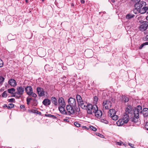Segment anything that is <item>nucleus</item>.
Here are the masks:
<instances>
[{
	"instance_id": "nucleus-1",
	"label": "nucleus",
	"mask_w": 148,
	"mask_h": 148,
	"mask_svg": "<svg viewBox=\"0 0 148 148\" xmlns=\"http://www.w3.org/2000/svg\"><path fill=\"white\" fill-rule=\"evenodd\" d=\"M86 109L88 114H92V112L94 113L96 110H97V106L95 104L92 105L90 104H88Z\"/></svg>"
},
{
	"instance_id": "nucleus-2",
	"label": "nucleus",
	"mask_w": 148,
	"mask_h": 148,
	"mask_svg": "<svg viewBox=\"0 0 148 148\" xmlns=\"http://www.w3.org/2000/svg\"><path fill=\"white\" fill-rule=\"evenodd\" d=\"M142 111V107L140 106H138L134 110V116L136 118H139V114H141Z\"/></svg>"
},
{
	"instance_id": "nucleus-3",
	"label": "nucleus",
	"mask_w": 148,
	"mask_h": 148,
	"mask_svg": "<svg viewBox=\"0 0 148 148\" xmlns=\"http://www.w3.org/2000/svg\"><path fill=\"white\" fill-rule=\"evenodd\" d=\"M139 22L141 24V25L139 27L140 30L145 31L147 29L148 27V22L139 21Z\"/></svg>"
},
{
	"instance_id": "nucleus-4",
	"label": "nucleus",
	"mask_w": 148,
	"mask_h": 148,
	"mask_svg": "<svg viewBox=\"0 0 148 148\" xmlns=\"http://www.w3.org/2000/svg\"><path fill=\"white\" fill-rule=\"evenodd\" d=\"M66 108L67 111V115H70L71 114H73L75 113L74 109L75 108L67 105L66 106Z\"/></svg>"
},
{
	"instance_id": "nucleus-5",
	"label": "nucleus",
	"mask_w": 148,
	"mask_h": 148,
	"mask_svg": "<svg viewBox=\"0 0 148 148\" xmlns=\"http://www.w3.org/2000/svg\"><path fill=\"white\" fill-rule=\"evenodd\" d=\"M68 101L69 104V105H68L75 108L76 105V101L75 98L72 97H70L68 99Z\"/></svg>"
},
{
	"instance_id": "nucleus-6",
	"label": "nucleus",
	"mask_w": 148,
	"mask_h": 148,
	"mask_svg": "<svg viewBox=\"0 0 148 148\" xmlns=\"http://www.w3.org/2000/svg\"><path fill=\"white\" fill-rule=\"evenodd\" d=\"M146 5V2L144 1H142L139 2L138 3L134 4V7L136 9L138 10L142 7L145 6Z\"/></svg>"
},
{
	"instance_id": "nucleus-7",
	"label": "nucleus",
	"mask_w": 148,
	"mask_h": 148,
	"mask_svg": "<svg viewBox=\"0 0 148 148\" xmlns=\"http://www.w3.org/2000/svg\"><path fill=\"white\" fill-rule=\"evenodd\" d=\"M24 86H18L17 87V93L19 95L18 97H20L21 95L23 94L24 91Z\"/></svg>"
},
{
	"instance_id": "nucleus-8",
	"label": "nucleus",
	"mask_w": 148,
	"mask_h": 148,
	"mask_svg": "<svg viewBox=\"0 0 148 148\" xmlns=\"http://www.w3.org/2000/svg\"><path fill=\"white\" fill-rule=\"evenodd\" d=\"M36 90L39 96L42 97L45 95V92L44 91L43 89L42 88H41L40 87H38L37 88Z\"/></svg>"
},
{
	"instance_id": "nucleus-9",
	"label": "nucleus",
	"mask_w": 148,
	"mask_h": 148,
	"mask_svg": "<svg viewBox=\"0 0 148 148\" xmlns=\"http://www.w3.org/2000/svg\"><path fill=\"white\" fill-rule=\"evenodd\" d=\"M121 119L125 123H127L129 121L130 118L128 114L125 113L123 114Z\"/></svg>"
},
{
	"instance_id": "nucleus-10",
	"label": "nucleus",
	"mask_w": 148,
	"mask_h": 148,
	"mask_svg": "<svg viewBox=\"0 0 148 148\" xmlns=\"http://www.w3.org/2000/svg\"><path fill=\"white\" fill-rule=\"evenodd\" d=\"M125 114L132 113V108L130 105H127L125 110Z\"/></svg>"
},
{
	"instance_id": "nucleus-11",
	"label": "nucleus",
	"mask_w": 148,
	"mask_h": 148,
	"mask_svg": "<svg viewBox=\"0 0 148 148\" xmlns=\"http://www.w3.org/2000/svg\"><path fill=\"white\" fill-rule=\"evenodd\" d=\"M95 116L98 118H100L102 115V112L100 110H96L95 112Z\"/></svg>"
},
{
	"instance_id": "nucleus-12",
	"label": "nucleus",
	"mask_w": 148,
	"mask_h": 148,
	"mask_svg": "<svg viewBox=\"0 0 148 148\" xmlns=\"http://www.w3.org/2000/svg\"><path fill=\"white\" fill-rule=\"evenodd\" d=\"M25 90L27 94L28 95L29 94H30V93L33 91L32 88V87L30 86H27L25 88Z\"/></svg>"
},
{
	"instance_id": "nucleus-13",
	"label": "nucleus",
	"mask_w": 148,
	"mask_h": 148,
	"mask_svg": "<svg viewBox=\"0 0 148 148\" xmlns=\"http://www.w3.org/2000/svg\"><path fill=\"white\" fill-rule=\"evenodd\" d=\"M141 112V114H143L144 117H146L148 116V109L147 108H144Z\"/></svg>"
},
{
	"instance_id": "nucleus-14",
	"label": "nucleus",
	"mask_w": 148,
	"mask_h": 148,
	"mask_svg": "<svg viewBox=\"0 0 148 148\" xmlns=\"http://www.w3.org/2000/svg\"><path fill=\"white\" fill-rule=\"evenodd\" d=\"M64 107L65 106H59L58 107V109L62 114L66 115L67 114V112L65 110V109L64 108Z\"/></svg>"
},
{
	"instance_id": "nucleus-15",
	"label": "nucleus",
	"mask_w": 148,
	"mask_h": 148,
	"mask_svg": "<svg viewBox=\"0 0 148 148\" xmlns=\"http://www.w3.org/2000/svg\"><path fill=\"white\" fill-rule=\"evenodd\" d=\"M58 103L60 106H65V103L64 99L62 97L59 98L58 100Z\"/></svg>"
},
{
	"instance_id": "nucleus-16",
	"label": "nucleus",
	"mask_w": 148,
	"mask_h": 148,
	"mask_svg": "<svg viewBox=\"0 0 148 148\" xmlns=\"http://www.w3.org/2000/svg\"><path fill=\"white\" fill-rule=\"evenodd\" d=\"M79 105L82 108L86 109L87 107L88 104H87L86 102L83 101L82 103L81 102V103H79Z\"/></svg>"
},
{
	"instance_id": "nucleus-17",
	"label": "nucleus",
	"mask_w": 148,
	"mask_h": 148,
	"mask_svg": "<svg viewBox=\"0 0 148 148\" xmlns=\"http://www.w3.org/2000/svg\"><path fill=\"white\" fill-rule=\"evenodd\" d=\"M116 112L114 109H110L108 112V116L110 117H111L112 116L116 114Z\"/></svg>"
},
{
	"instance_id": "nucleus-18",
	"label": "nucleus",
	"mask_w": 148,
	"mask_h": 148,
	"mask_svg": "<svg viewBox=\"0 0 148 148\" xmlns=\"http://www.w3.org/2000/svg\"><path fill=\"white\" fill-rule=\"evenodd\" d=\"M9 84L13 86H15L16 85V81L13 79H11L9 81Z\"/></svg>"
},
{
	"instance_id": "nucleus-19",
	"label": "nucleus",
	"mask_w": 148,
	"mask_h": 148,
	"mask_svg": "<svg viewBox=\"0 0 148 148\" xmlns=\"http://www.w3.org/2000/svg\"><path fill=\"white\" fill-rule=\"evenodd\" d=\"M51 101L52 103H53L55 106H56L58 104L57 100L55 97H51Z\"/></svg>"
},
{
	"instance_id": "nucleus-20",
	"label": "nucleus",
	"mask_w": 148,
	"mask_h": 148,
	"mask_svg": "<svg viewBox=\"0 0 148 148\" xmlns=\"http://www.w3.org/2000/svg\"><path fill=\"white\" fill-rule=\"evenodd\" d=\"M42 103L45 105L47 106L50 104L51 101L48 99H45L43 101Z\"/></svg>"
},
{
	"instance_id": "nucleus-21",
	"label": "nucleus",
	"mask_w": 148,
	"mask_h": 148,
	"mask_svg": "<svg viewBox=\"0 0 148 148\" xmlns=\"http://www.w3.org/2000/svg\"><path fill=\"white\" fill-rule=\"evenodd\" d=\"M77 100L78 103H82L83 102V100L82 99L81 97L79 95H77L76 96Z\"/></svg>"
},
{
	"instance_id": "nucleus-22",
	"label": "nucleus",
	"mask_w": 148,
	"mask_h": 148,
	"mask_svg": "<svg viewBox=\"0 0 148 148\" xmlns=\"http://www.w3.org/2000/svg\"><path fill=\"white\" fill-rule=\"evenodd\" d=\"M116 123L118 126H121L125 123L124 121H123L122 119H119L117 121Z\"/></svg>"
},
{
	"instance_id": "nucleus-23",
	"label": "nucleus",
	"mask_w": 148,
	"mask_h": 148,
	"mask_svg": "<svg viewBox=\"0 0 148 148\" xmlns=\"http://www.w3.org/2000/svg\"><path fill=\"white\" fill-rule=\"evenodd\" d=\"M45 69L46 71H50L52 70V68L48 64H46L45 66Z\"/></svg>"
},
{
	"instance_id": "nucleus-24",
	"label": "nucleus",
	"mask_w": 148,
	"mask_h": 148,
	"mask_svg": "<svg viewBox=\"0 0 148 148\" xmlns=\"http://www.w3.org/2000/svg\"><path fill=\"white\" fill-rule=\"evenodd\" d=\"M145 6L142 7L141 8H140V9L137 10L138 12L139 13H140L141 14H143L145 13Z\"/></svg>"
},
{
	"instance_id": "nucleus-25",
	"label": "nucleus",
	"mask_w": 148,
	"mask_h": 148,
	"mask_svg": "<svg viewBox=\"0 0 148 148\" xmlns=\"http://www.w3.org/2000/svg\"><path fill=\"white\" fill-rule=\"evenodd\" d=\"M135 16V15L131 14H129L126 15V17L127 19H130Z\"/></svg>"
},
{
	"instance_id": "nucleus-26",
	"label": "nucleus",
	"mask_w": 148,
	"mask_h": 148,
	"mask_svg": "<svg viewBox=\"0 0 148 148\" xmlns=\"http://www.w3.org/2000/svg\"><path fill=\"white\" fill-rule=\"evenodd\" d=\"M122 101L124 102H127L129 101L128 98L126 97L123 96L122 97Z\"/></svg>"
},
{
	"instance_id": "nucleus-27",
	"label": "nucleus",
	"mask_w": 148,
	"mask_h": 148,
	"mask_svg": "<svg viewBox=\"0 0 148 148\" xmlns=\"http://www.w3.org/2000/svg\"><path fill=\"white\" fill-rule=\"evenodd\" d=\"M146 45H148V42H146L143 44H142L139 47V49H141L143 48Z\"/></svg>"
},
{
	"instance_id": "nucleus-28",
	"label": "nucleus",
	"mask_w": 148,
	"mask_h": 148,
	"mask_svg": "<svg viewBox=\"0 0 148 148\" xmlns=\"http://www.w3.org/2000/svg\"><path fill=\"white\" fill-rule=\"evenodd\" d=\"M111 117L113 120L115 121L116 120L119 118L118 116L115 114L112 116Z\"/></svg>"
},
{
	"instance_id": "nucleus-29",
	"label": "nucleus",
	"mask_w": 148,
	"mask_h": 148,
	"mask_svg": "<svg viewBox=\"0 0 148 148\" xmlns=\"http://www.w3.org/2000/svg\"><path fill=\"white\" fill-rule=\"evenodd\" d=\"M15 89L14 88L8 89V92L12 94L13 92L15 91Z\"/></svg>"
},
{
	"instance_id": "nucleus-30",
	"label": "nucleus",
	"mask_w": 148,
	"mask_h": 148,
	"mask_svg": "<svg viewBox=\"0 0 148 148\" xmlns=\"http://www.w3.org/2000/svg\"><path fill=\"white\" fill-rule=\"evenodd\" d=\"M6 107L8 109H11L14 107V105L12 103H10L8 106H6Z\"/></svg>"
},
{
	"instance_id": "nucleus-31",
	"label": "nucleus",
	"mask_w": 148,
	"mask_h": 148,
	"mask_svg": "<svg viewBox=\"0 0 148 148\" xmlns=\"http://www.w3.org/2000/svg\"><path fill=\"white\" fill-rule=\"evenodd\" d=\"M8 91H4L3 93L2 97H6L7 96Z\"/></svg>"
},
{
	"instance_id": "nucleus-32",
	"label": "nucleus",
	"mask_w": 148,
	"mask_h": 148,
	"mask_svg": "<svg viewBox=\"0 0 148 148\" xmlns=\"http://www.w3.org/2000/svg\"><path fill=\"white\" fill-rule=\"evenodd\" d=\"M89 128L90 130L95 132L97 130L96 127H94L92 126H90Z\"/></svg>"
},
{
	"instance_id": "nucleus-33",
	"label": "nucleus",
	"mask_w": 148,
	"mask_h": 148,
	"mask_svg": "<svg viewBox=\"0 0 148 148\" xmlns=\"http://www.w3.org/2000/svg\"><path fill=\"white\" fill-rule=\"evenodd\" d=\"M30 94H29V95H31L32 97H37L36 94L35 93L33 92H32Z\"/></svg>"
},
{
	"instance_id": "nucleus-34",
	"label": "nucleus",
	"mask_w": 148,
	"mask_h": 148,
	"mask_svg": "<svg viewBox=\"0 0 148 148\" xmlns=\"http://www.w3.org/2000/svg\"><path fill=\"white\" fill-rule=\"evenodd\" d=\"M4 80V78L2 76H0V84H2Z\"/></svg>"
},
{
	"instance_id": "nucleus-35",
	"label": "nucleus",
	"mask_w": 148,
	"mask_h": 148,
	"mask_svg": "<svg viewBox=\"0 0 148 148\" xmlns=\"http://www.w3.org/2000/svg\"><path fill=\"white\" fill-rule=\"evenodd\" d=\"M132 1L135 4L138 3L140 1V0H132Z\"/></svg>"
},
{
	"instance_id": "nucleus-36",
	"label": "nucleus",
	"mask_w": 148,
	"mask_h": 148,
	"mask_svg": "<svg viewBox=\"0 0 148 148\" xmlns=\"http://www.w3.org/2000/svg\"><path fill=\"white\" fill-rule=\"evenodd\" d=\"M74 125L77 127H80V124L77 122H75L74 123Z\"/></svg>"
},
{
	"instance_id": "nucleus-37",
	"label": "nucleus",
	"mask_w": 148,
	"mask_h": 148,
	"mask_svg": "<svg viewBox=\"0 0 148 148\" xmlns=\"http://www.w3.org/2000/svg\"><path fill=\"white\" fill-rule=\"evenodd\" d=\"M138 118H136L134 116V117H133L132 121L134 122H136L138 121Z\"/></svg>"
},
{
	"instance_id": "nucleus-38",
	"label": "nucleus",
	"mask_w": 148,
	"mask_h": 148,
	"mask_svg": "<svg viewBox=\"0 0 148 148\" xmlns=\"http://www.w3.org/2000/svg\"><path fill=\"white\" fill-rule=\"evenodd\" d=\"M103 108H104L105 109H107L108 108V105L106 104H103Z\"/></svg>"
},
{
	"instance_id": "nucleus-39",
	"label": "nucleus",
	"mask_w": 148,
	"mask_h": 148,
	"mask_svg": "<svg viewBox=\"0 0 148 148\" xmlns=\"http://www.w3.org/2000/svg\"><path fill=\"white\" fill-rule=\"evenodd\" d=\"M98 101V98L96 96H95L94 97V103H97V101Z\"/></svg>"
},
{
	"instance_id": "nucleus-40",
	"label": "nucleus",
	"mask_w": 148,
	"mask_h": 148,
	"mask_svg": "<svg viewBox=\"0 0 148 148\" xmlns=\"http://www.w3.org/2000/svg\"><path fill=\"white\" fill-rule=\"evenodd\" d=\"M147 12V14H148V6H146L145 7V13Z\"/></svg>"
},
{
	"instance_id": "nucleus-41",
	"label": "nucleus",
	"mask_w": 148,
	"mask_h": 148,
	"mask_svg": "<svg viewBox=\"0 0 148 148\" xmlns=\"http://www.w3.org/2000/svg\"><path fill=\"white\" fill-rule=\"evenodd\" d=\"M3 66V62L0 59V67H2Z\"/></svg>"
},
{
	"instance_id": "nucleus-42",
	"label": "nucleus",
	"mask_w": 148,
	"mask_h": 148,
	"mask_svg": "<svg viewBox=\"0 0 148 148\" xmlns=\"http://www.w3.org/2000/svg\"><path fill=\"white\" fill-rule=\"evenodd\" d=\"M109 103H110V102L109 101H108V100H106L105 101H103V104H106L108 105Z\"/></svg>"
},
{
	"instance_id": "nucleus-43",
	"label": "nucleus",
	"mask_w": 148,
	"mask_h": 148,
	"mask_svg": "<svg viewBox=\"0 0 148 148\" xmlns=\"http://www.w3.org/2000/svg\"><path fill=\"white\" fill-rule=\"evenodd\" d=\"M15 101V99L14 98H11L9 99V101L11 102H14Z\"/></svg>"
},
{
	"instance_id": "nucleus-44",
	"label": "nucleus",
	"mask_w": 148,
	"mask_h": 148,
	"mask_svg": "<svg viewBox=\"0 0 148 148\" xmlns=\"http://www.w3.org/2000/svg\"><path fill=\"white\" fill-rule=\"evenodd\" d=\"M32 99V98H29L27 97V101H28V102H30Z\"/></svg>"
},
{
	"instance_id": "nucleus-45",
	"label": "nucleus",
	"mask_w": 148,
	"mask_h": 148,
	"mask_svg": "<svg viewBox=\"0 0 148 148\" xmlns=\"http://www.w3.org/2000/svg\"><path fill=\"white\" fill-rule=\"evenodd\" d=\"M145 129L148 130V123H147L145 125Z\"/></svg>"
},
{
	"instance_id": "nucleus-46",
	"label": "nucleus",
	"mask_w": 148,
	"mask_h": 148,
	"mask_svg": "<svg viewBox=\"0 0 148 148\" xmlns=\"http://www.w3.org/2000/svg\"><path fill=\"white\" fill-rule=\"evenodd\" d=\"M144 38L145 40L148 41V35L146 36Z\"/></svg>"
},
{
	"instance_id": "nucleus-47",
	"label": "nucleus",
	"mask_w": 148,
	"mask_h": 148,
	"mask_svg": "<svg viewBox=\"0 0 148 148\" xmlns=\"http://www.w3.org/2000/svg\"><path fill=\"white\" fill-rule=\"evenodd\" d=\"M46 116L50 117L51 116V114H46L45 115Z\"/></svg>"
},
{
	"instance_id": "nucleus-48",
	"label": "nucleus",
	"mask_w": 148,
	"mask_h": 148,
	"mask_svg": "<svg viewBox=\"0 0 148 148\" xmlns=\"http://www.w3.org/2000/svg\"><path fill=\"white\" fill-rule=\"evenodd\" d=\"M51 117H52L53 119H57V117H56L54 115H51Z\"/></svg>"
},
{
	"instance_id": "nucleus-49",
	"label": "nucleus",
	"mask_w": 148,
	"mask_h": 148,
	"mask_svg": "<svg viewBox=\"0 0 148 148\" xmlns=\"http://www.w3.org/2000/svg\"><path fill=\"white\" fill-rule=\"evenodd\" d=\"M20 107L22 109L23 108H25V106L23 105H21L20 106Z\"/></svg>"
},
{
	"instance_id": "nucleus-50",
	"label": "nucleus",
	"mask_w": 148,
	"mask_h": 148,
	"mask_svg": "<svg viewBox=\"0 0 148 148\" xmlns=\"http://www.w3.org/2000/svg\"><path fill=\"white\" fill-rule=\"evenodd\" d=\"M129 145H130L131 147H133L134 146V145L132 144H131V143H129Z\"/></svg>"
},
{
	"instance_id": "nucleus-51",
	"label": "nucleus",
	"mask_w": 148,
	"mask_h": 148,
	"mask_svg": "<svg viewBox=\"0 0 148 148\" xmlns=\"http://www.w3.org/2000/svg\"><path fill=\"white\" fill-rule=\"evenodd\" d=\"M98 135L101 137H102L103 136L101 134H99V135Z\"/></svg>"
},
{
	"instance_id": "nucleus-52",
	"label": "nucleus",
	"mask_w": 148,
	"mask_h": 148,
	"mask_svg": "<svg viewBox=\"0 0 148 148\" xmlns=\"http://www.w3.org/2000/svg\"><path fill=\"white\" fill-rule=\"evenodd\" d=\"M81 2L82 3H85V1L84 0H81Z\"/></svg>"
},
{
	"instance_id": "nucleus-53",
	"label": "nucleus",
	"mask_w": 148,
	"mask_h": 148,
	"mask_svg": "<svg viewBox=\"0 0 148 148\" xmlns=\"http://www.w3.org/2000/svg\"><path fill=\"white\" fill-rule=\"evenodd\" d=\"M64 121H66V122H68V119H64Z\"/></svg>"
},
{
	"instance_id": "nucleus-54",
	"label": "nucleus",
	"mask_w": 148,
	"mask_h": 148,
	"mask_svg": "<svg viewBox=\"0 0 148 148\" xmlns=\"http://www.w3.org/2000/svg\"><path fill=\"white\" fill-rule=\"evenodd\" d=\"M111 1L112 2V3H114L115 2V0H111Z\"/></svg>"
},
{
	"instance_id": "nucleus-55",
	"label": "nucleus",
	"mask_w": 148,
	"mask_h": 148,
	"mask_svg": "<svg viewBox=\"0 0 148 148\" xmlns=\"http://www.w3.org/2000/svg\"><path fill=\"white\" fill-rule=\"evenodd\" d=\"M118 144L119 145H121V143H120L119 142H118Z\"/></svg>"
},
{
	"instance_id": "nucleus-56",
	"label": "nucleus",
	"mask_w": 148,
	"mask_h": 148,
	"mask_svg": "<svg viewBox=\"0 0 148 148\" xmlns=\"http://www.w3.org/2000/svg\"><path fill=\"white\" fill-rule=\"evenodd\" d=\"M146 19L147 21H148V15L146 17Z\"/></svg>"
},
{
	"instance_id": "nucleus-57",
	"label": "nucleus",
	"mask_w": 148,
	"mask_h": 148,
	"mask_svg": "<svg viewBox=\"0 0 148 148\" xmlns=\"http://www.w3.org/2000/svg\"><path fill=\"white\" fill-rule=\"evenodd\" d=\"M29 102H28V101H27V103L28 104H29Z\"/></svg>"
},
{
	"instance_id": "nucleus-58",
	"label": "nucleus",
	"mask_w": 148,
	"mask_h": 148,
	"mask_svg": "<svg viewBox=\"0 0 148 148\" xmlns=\"http://www.w3.org/2000/svg\"><path fill=\"white\" fill-rule=\"evenodd\" d=\"M28 2V0H26V3H27Z\"/></svg>"
},
{
	"instance_id": "nucleus-59",
	"label": "nucleus",
	"mask_w": 148,
	"mask_h": 148,
	"mask_svg": "<svg viewBox=\"0 0 148 148\" xmlns=\"http://www.w3.org/2000/svg\"><path fill=\"white\" fill-rule=\"evenodd\" d=\"M34 101H37V100H36V99H35V100H34Z\"/></svg>"
},
{
	"instance_id": "nucleus-60",
	"label": "nucleus",
	"mask_w": 148,
	"mask_h": 148,
	"mask_svg": "<svg viewBox=\"0 0 148 148\" xmlns=\"http://www.w3.org/2000/svg\"><path fill=\"white\" fill-rule=\"evenodd\" d=\"M19 96H18V97H17L18 98H19V97H18Z\"/></svg>"
},
{
	"instance_id": "nucleus-61",
	"label": "nucleus",
	"mask_w": 148,
	"mask_h": 148,
	"mask_svg": "<svg viewBox=\"0 0 148 148\" xmlns=\"http://www.w3.org/2000/svg\"><path fill=\"white\" fill-rule=\"evenodd\" d=\"M44 0H42V1H44Z\"/></svg>"
}]
</instances>
